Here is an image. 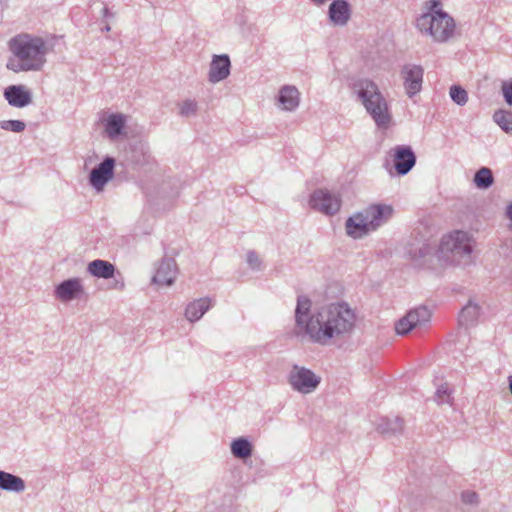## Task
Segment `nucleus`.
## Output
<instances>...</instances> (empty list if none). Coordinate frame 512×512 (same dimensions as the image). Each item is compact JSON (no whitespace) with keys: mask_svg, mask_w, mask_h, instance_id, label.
I'll list each match as a JSON object with an SVG mask.
<instances>
[{"mask_svg":"<svg viewBox=\"0 0 512 512\" xmlns=\"http://www.w3.org/2000/svg\"><path fill=\"white\" fill-rule=\"evenodd\" d=\"M355 311L346 302L330 303L312 310L311 300L297 297L294 335L302 341L330 346L348 337L356 325Z\"/></svg>","mask_w":512,"mask_h":512,"instance_id":"obj_1","label":"nucleus"},{"mask_svg":"<svg viewBox=\"0 0 512 512\" xmlns=\"http://www.w3.org/2000/svg\"><path fill=\"white\" fill-rule=\"evenodd\" d=\"M9 50L12 56L7 60L6 67L15 73L40 71L46 63L48 47L41 37L16 35L9 41Z\"/></svg>","mask_w":512,"mask_h":512,"instance_id":"obj_2","label":"nucleus"},{"mask_svg":"<svg viewBox=\"0 0 512 512\" xmlns=\"http://www.w3.org/2000/svg\"><path fill=\"white\" fill-rule=\"evenodd\" d=\"M351 88L377 127L387 129L392 122V115L378 85L371 79L359 78L351 83Z\"/></svg>","mask_w":512,"mask_h":512,"instance_id":"obj_3","label":"nucleus"},{"mask_svg":"<svg viewBox=\"0 0 512 512\" xmlns=\"http://www.w3.org/2000/svg\"><path fill=\"white\" fill-rule=\"evenodd\" d=\"M392 215L393 208L390 205H369L346 220V233L354 239H361L378 230L389 221Z\"/></svg>","mask_w":512,"mask_h":512,"instance_id":"obj_4","label":"nucleus"},{"mask_svg":"<svg viewBox=\"0 0 512 512\" xmlns=\"http://www.w3.org/2000/svg\"><path fill=\"white\" fill-rule=\"evenodd\" d=\"M472 238L465 231L455 230L442 237L437 258L445 264L467 265L472 261Z\"/></svg>","mask_w":512,"mask_h":512,"instance_id":"obj_5","label":"nucleus"},{"mask_svg":"<svg viewBox=\"0 0 512 512\" xmlns=\"http://www.w3.org/2000/svg\"><path fill=\"white\" fill-rule=\"evenodd\" d=\"M439 2L434 0L430 13L421 15L417 19L418 29L433 37L435 41L444 42L454 33L455 23L447 13L441 9H436Z\"/></svg>","mask_w":512,"mask_h":512,"instance_id":"obj_6","label":"nucleus"},{"mask_svg":"<svg viewBox=\"0 0 512 512\" xmlns=\"http://www.w3.org/2000/svg\"><path fill=\"white\" fill-rule=\"evenodd\" d=\"M320 382V376L303 366L293 365L288 374V383L291 388L302 394H310L314 392Z\"/></svg>","mask_w":512,"mask_h":512,"instance_id":"obj_7","label":"nucleus"},{"mask_svg":"<svg viewBox=\"0 0 512 512\" xmlns=\"http://www.w3.org/2000/svg\"><path fill=\"white\" fill-rule=\"evenodd\" d=\"M311 208L326 215L336 214L341 207L339 195L325 189L315 190L309 200Z\"/></svg>","mask_w":512,"mask_h":512,"instance_id":"obj_8","label":"nucleus"},{"mask_svg":"<svg viewBox=\"0 0 512 512\" xmlns=\"http://www.w3.org/2000/svg\"><path fill=\"white\" fill-rule=\"evenodd\" d=\"M115 163L116 161L113 157L107 156L91 170L89 183L96 191H102L105 185L113 178Z\"/></svg>","mask_w":512,"mask_h":512,"instance_id":"obj_9","label":"nucleus"},{"mask_svg":"<svg viewBox=\"0 0 512 512\" xmlns=\"http://www.w3.org/2000/svg\"><path fill=\"white\" fill-rule=\"evenodd\" d=\"M424 70L420 65L405 64L401 70L406 94L412 98L422 89Z\"/></svg>","mask_w":512,"mask_h":512,"instance_id":"obj_10","label":"nucleus"},{"mask_svg":"<svg viewBox=\"0 0 512 512\" xmlns=\"http://www.w3.org/2000/svg\"><path fill=\"white\" fill-rule=\"evenodd\" d=\"M393 151V162L396 173L400 176L408 174L416 164L414 151L410 146L405 145L396 146Z\"/></svg>","mask_w":512,"mask_h":512,"instance_id":"obj_11","label":"nucleus"},{"mask_svg":"<svg viewBox=\"0 0 512 512\" xmlns=\"http://www.w3.org/2000/svg\"><path fill=\"white\" fill-rule=\"evenodd\" d=\"M84 291L80 278H69L60 282L54 290L55 297L61 302H70Z\"/></svg>","mask_w":512,"mask_h":512,"instance_id":"obj_12","label":"nucleus"},{"mask_svg":"<svg viewBox=\"0 0 512 512\" xmlns=\"http://www.w3.org/2000/svg\"><path fill=\"white\" fill-rule=\"evenodd\" d=\"M231 61L227 54L214 55L210 63L208 80L216 84L230 75Z\"/></svg>","mask_w":512,"mask_h":512,"instance_id":"obj_13","label":"nucleus"},{"mask_svg":"<svg viewBox=\"0 0 512 512\" xmlns=\"http://www.w3.org/2000/svg\"><path fill=\"white\" fill-rule=\"evenodd\" d=\"M176 262L172 258H163L156 268L152 277V283L157 285L171 286L175 281Z\"/></svg>","mask_w":512,"mask_h":512,"instance_id":"obj_14","label":"nucleus"},{"mask_svg":"<svg viewBox=\"0 0 512 512\" xmlns=\"http://www.w3.org/2000/svg\"><path fill=\"white\" fill-rule=\"evenodd\" d=\"M4 97L10 106L23 108L31 104L32 94L23 85H11L5 88Z\"/></svg>","mask_w":512,"mask_h":512,"instance_id":"obj_15","label":"nucleus"},{"mask_svg":"<svg viewBox=\"0 0 512 512\" xmlns=\"http://www.w3.org/2000/svg\"><path fill=\"white\" fill-rule=\"evenodd\" d=\"M277 102L282 110L292 112L300 104V93L295 86L284 85L279 90Z\"/></svg>","mask_w":512,"mask_h":512,"instance_id":"obj_16","label":"nucleus"},{"mask_svg":"<svg viewBox=\"0 0 512 512\" xmlns=\"http://www.w3.org/2000/svg\"><path fill=\"white\" fill-rule=\"evenodd\" d=\"M328 14L335 26H344L351 16L350 5L346 0H334L329 6Z\"/></svg>","mask_w":512,"mask_h":512,"instance_id":"obj_17","label":"nucleus"},{"mask_svg":"<svg viewBox=\"0 0 512 512\" xmlns=\"http://www.w3.org/2000/svg\"><path fill=\"white\" fill-rule=\"evenodd\" d=\"M211 306V299L208 297L194 300L187 305L185 316L190 322L198 321L211 308Z\"/></svg>","mask_w":512,"mask_h":512,"instance_id":"obj_18","label":"nucleus"},{"mask_svg":"<svg viewBox=\"0 0 512 512\" xmlns=\"http://www.w3.org/2000/svg\"><path fill=\"white\" fill-rule=\"evenodd\" d=\"M126 116L121 113L110 114L105 122V132L110 139L119 137L126 125Z\"/></svg>","mask_w":512,"mask_h":512,"instance_id":"obj_19","label":"nucleus"},{"mask_svg":"<svg viewBox=\"0 0 512 512\" xmlns=\"http://www.w3.org/2000/svg\"><path fill=\"white\" fill-rule=\"evenodd\" d=\"M87 271L94 277L110 279L114 277L115 266L102 259H96L88 264Z\"/></svg>","mask_w":512,"mask_h":512,"instance_id":"obj_20","label":"nucleus"},{"mask_svg":"<svg viewBox=\"0 0 512 512\" xmlns=\"http://www.w3.org/2000/svg\"><path fill=\"white\" fill-rule=\"evenodd\" d=\"M0 489L21 493L25 490V482L19 476L0 470Z\"/></svg>","mask_w":512,"mask_h":512,"instance_id":"obj_21","label":"nucleus"},{"mask_svg":"<svg viewBox=\"0 0 512 512\" xmlns=\"http://www.w3.org/2000/svg\"><path fill=\"white\" fill-rule=\"evenodd\" d=\"M403 430V420L396 416L381 418L377 424V431L385 436L396 435Z\"/></svg>","mask_w":512,"mask_h":512,"instance_id":"obj_22","label":"nucleus"},{"mask_svg":"<svg viewBox=\"0 0 512 512\" xmlns=\"http://www.w3.org/2000/svg\"><path fill=\"white\" fill-rule=\"evenodd\" d=\"M480 314V307L478 304L469 301L466 306H464L458 317L459 324L461 326L469 327L476 323Z\"/></svg>","mask_w":512,"mask_h":512,"instance_id":"obj_23","label":"nucleus"},{"mask_svg":"<svg viewBox=\"0 0 512 512\" xmlns=\"http://www.w3.org/2000/svg\"><path fill=\"white\" fill-rule=\"evenodd\" d=\"M252 444L244 437L234 439L231 443V452L238 459H246L252 455Z\"/></svg>","mask_w":512,"mask_h":512,"instance_id":"obj_24","label":"nucleus"},{"mask_svg":"<svg viewBox=\"0 0 512 512\" xmlns=\"http://www.w3.org/2000/svg\"><path fill=\"white\" fill-rule=\"evenodd\" d=\"M494 182L492 171L487 167L480 168L474 175V183L478 188L487 189Z\"/></svg>","mask_w":512,"mask_h":512,"instance_id":"obj_25","label":"nucleus"},{"mask_svg":"<svg viewBox=\"0 0 512 512\" xmlns=\"http://www.w3.org/2000/svg\"><path fill=\"white\" fill-rule=\"evenodd\" d=\"M493 120L503 131L512 134V112L498 110L494 112Z\"/></svg>","mask_w":512,"mask_h":512,"instance_id":"obj_26","label":"nucleus"},{"mask_svg":"<svg viewBox=\"0 0 512 512\" xmlns=\"http://www.w3.org/2000/svg\"><path fill=\"white\" fill-rule=\"evenodd\" d=\"M408 315L417 326H421L430 321L431 311L425 306H420L409 311Z\"/></svg>","mask_w":512,"mask_h":512,"instance_id":"obj_27","label":"nucleus"},{"mask_svg":"<svg viewBox=\"0 0 512 512\" xmlns=\"http://www.w3.org/2000/svg\"><path fill=\"white\" fill-rule=\"evenodd\" d=\"M449 95L452 101L459 106H464L468 101V93L460 85H452L449 90Z\"/></svg>","mask_w":512,"mask_h":512,"instance_id":"obj_28","label":"nucleus"},{"mask_svg":"<svg viewBox=\"0 0 512 512\" xmlns=\"http://www.w3.org/2000/svg\"><path fill=\"white\" fill-rule=\"evenodd\" d=\"M198 111V103L194 99H186L179 104V114L182 117L195 116Z\"/></svg>","mask_w":512,"mask_h":512,"instance_id":"obj_29","label":"nucleus"},{"mask_svg":"<svg viewBox=\"0 0 512 512\" xmlns=\"http://www.w3.org/2000/svg\"><path fill=\"white\" fill-rule=\"evenodd\" d=\"M415 327H417V325L411 318H409L407 313L406 316L396 322L395 331L399 335H406Z\"/></svg>","mask_w":512,"mask_h":512,"instance_id":"obj_30","label":"nucleus"},{"mask_svg":"<svg viewBox=\"0 0 512 512\" xmlns=\"http://www.w3.org/2000/svg\"><path fill=\"white\" fill-rule=\"evenodd\" d=\"M0 128L5 131L21 133L25 130L26 124L21 120H2L0 121Z\"/></svg>","mask_w":512,"mask_h":512,"instance_id":"obj_31","label":"nucleus"},{"mask_svg":"<svg viewBox=\"0 0 512 512\" xmlns=\"http://www.w3.org/2000/svg\"><path fill=\"white\" fill-rule=\"evenodd\" d=\"M435 401L438 404H445L451 402V392L447 384L438 387L435 393Z\"/></svg>","mask_w":512,"mask_h":512,"instance_id":"obj_32","label":"nucleus"},{"mask_svg":"<svg viewBox=\"0 0 512 512\" xmlns=\"http://www.w3.org/2000/svg\"><path fill=\"white\" fill-rule=\"evenodd\" d=\"M435 251V247L428 244V243H424L422 244V246L420 248H418V251H412L410 250V254L412 255L413 258H424L430 254H432L433 252Z\"/></svg>","mask_w":512,"mask_h":512,"instance_id":"obj_33","label":"nucleus"},{"mask_svg":"<svg viewBox=\"0 0 512 512\" xmlns=\"http://www.w3.org/2000/svg\"><path fill=\"white\" fill-rule=\"evenodd\" d=\"M247 263L253 270L261 269V260L255 251H249L247 253Z\"/></svg>","mask_w":512,"mask_h":512,"instance_id":"obj_34","label":"nucleus"},{"mask_svg":"<svg viewBox=\"0 0 512 512\" xmlns=\"http://www.w3.org/2000/svg\"><path fill=\"white\" fill-rule=\"evenodd\" d=\"M502 93L506 103L512 106V81L503 82Z\"/></svg>","mask_w":512,"mask_h":512,"instance_id":"obj_35","label":"nucleus"},{"mask_svg":"<svg viewBox=\"0 0 512 512\" xmlns=\"http://www.w3.org/2000/svg\"><path fill=\"white\" fill-rule=\"evenodd\" d=\"M478 495L475 492L466 491L462 493V500L468 504H475L477 502Z\"/></svg>","mask_w":512,"mask_h":512,"instance_id":"obj_36","label":"nucleus"},{"mask_svg":"<svg viewBox=\"0 0 512 512\" xmlns=\"http://www.w3.org/2000/svg\"><path fill=\"white\" fill-rule=\"evenodd\" d=\"M505 215L510 221L509 229L512 230V203L507 206Z\"/></svg>","mask_w":512,"mask_h":512,"instance_id":"obj_37","label":"nucleus"},{"mask_svg":"<svg viewBox=\"0 0 512 512\" xmlns=\"http://www.w3.org/2000/svg\"><path fill=\"white\" fill-rule=\"evenodd\" d=\"M102 14H103V16H104V17H108V16H110V15H111V14H110V11H109V9H108L107 7H104V8L102 9Z\"/></svg>","mask_w":512,"mask_h":512,"instance_id":"obj_38","label":"nucleus"},{"mask_svg":"<svg viewBox=\"0 0 512 512\" xmlns=\"http://www.w3.org/2000/svg\"><path fill=\"white\" fill-rule=\"evenodd\" d=\"M149 155L143 153V164L147 163L149 161Z\"/></svg>","mask_w":512,"mask_h":512,"instance_id":"obj_39","label":"nucleus"},{"mask_svg":"<svg viewBox=\"0 0 512 512\" xmlns=\"http://www.w3.org/2000/svg\"><path fill=\"white\" fill-rule=\"evenodd\" d=\"M110 26L109 25H106L102 30L103 31H106V32H109L110 31Z\"/></svg>","mask_w":512,"mask_h":512,"instance_id":"obj_40","label":"nucleus"}]
</instances>
